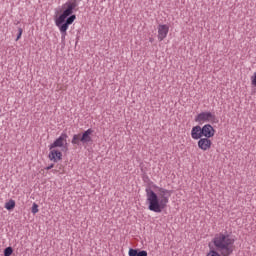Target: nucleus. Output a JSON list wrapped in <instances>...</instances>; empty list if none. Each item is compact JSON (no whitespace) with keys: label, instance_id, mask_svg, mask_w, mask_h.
<instances>
[{"label":"nucleus","instance_id":"obj_1","mask_svg":"<svg viewBox=\"0 0 256 256\" xmlns=\"http://www.w3.org/2000/svg\"><path fill=\"white\" fill-rule=\"evenodd\" d=\"M153 189H155L156 192L151 188H146L148 209L154 213H161L163 209L167 207L169 197L173 194V190H167L157 185H154Z\"/></svg>","mask_w":256,"mask_h":256},{"label":"nucleus","instance_id":"obj_2","mask_svg":"<svg viewBox=\"0 0 256 256\" xmlns=\"http://www.w3.org/2000/svg\"><path fill=\"white\" fill-rule=\"evenodd\" d=\"M212 243L222 256H229L233 254L235 249V239L231 238L229 233L220 232L214 236Z\"/></svg>","mask_w":256,"mask_h":256},{"label":"nucleus","instance_id":"obj_3","mask_svg":"<svg viewBox=\"0 0 256 256\" xmlns=\"http://www.w3.org/2000/svg\"><path fill=\"white\" fill-rule=\"evenodd\" d=\"M79 3H81V0H68L64 5H63V12L62 14L59 15L58 18H56L55 22L58 23H65L69 17H72L73 11H79Z\"/></svg>","mask_w":256,"mask_h":256},{"label":"nucleus","instance_id":"obj_4","mask_svg":"<svg viewBox=\"0 0 256 256\" xmlns=\"http://www.w3.org/2000/svg\"><path fill=\"white\" fill-rule=\"evenodd\" d=\"M191 137L196 141L201 139V137L211 139V137H215V128L211 124H205L203 127L199 125L194 126L191 130Z\"/></svg>","mask_w":256,"mask_h":256},{"label":"nucleus","instance_id":"obj_5","mask_svg":"<svg viewBox=\"0 0 256 256\" xmlns=\"http://www.w3.org/2000/svg\"><path fill=\"white\" fill-rule=\"evenodd\" d=\"M93 133L94 130L89 128L82 134H74L71 141L72 145H77V147H80V145H93V137H91Z\"/></svg>","mask_w":256,"mask_h":256},{"label":"nucleus","instance_id":"obj_6","mask_svg":"<svg viewBox=\"0 0 256 256\" xmlns=\"http://www.w3.org/2000/svg\"><path fill=\"white\" fill-rule=\"evenodd\" d=\"M76 19H77V16L72 15L66 19L65 23L64 22H55L56 26L60 29L62 43L65 42V37L67 36V29H69V25H73V23Z\"/></svg>","mask_w":256,"mask_h":256},{"label":"nucleus","instance_id":"obj_7","mask_svg":"<svg viewBox=\"0 0 256 256\" xmlns=\"http://www.w3.org/2000/svg\"><path fill=\"white\" fill-rule=\"evenodd\" d=\"M196 123L203 125V123H217V116L211 112H201L195 117Z\"/></svg>","mask_w":256,"mask_h":256},{"label":"nucleus","instance_id":"obj_8","mask_svg":"<svg viewBox=\"0 0 256 256\" xmlns=\"http://www.w3.org/2000/svg\"><path fill=\"white\" fill-rule=\"evenodd\" d=\"M69 136L67 133L63 132L52 144H50L49 149H56V147H62V151H67V139Z\"/></svg>","mask_w":256,"mask_h":256},{"label":"nucleus","instance_id":"obj_9","mask_svg":"<svg viewBox=\"0 0 256 256\" xmlns=\"http://www.w3.org/2000/svg\"><path fill=\"white\" fill-rule=\"evenodd\" d=\"M212 145H213V142H211V139L206 138V137L199 138L198 147L202 151H209V149H211Z\"/></svg>","mask_w":256,"mask_h":256},{"label":"nucleus","instance_id":"obj_10","mask_svg":"<svg viewBox=\"0 0 256 256\" xmlns=\"http://www.w3.org/2000/svg\"><path fill=\"white\" fill-rule=\"evenodd\" d=\"M48 158L54 163H59L63 159V153L57 149H51Z\"/></svg>","mask_w":256,"mask_h":256},{"label":"nucleus","instance_id":"obj_11","mask_svg":"<svg viewBox=\"0 0 256 256\" xmlns=\"http://www.w3.org/2000/svg\"><path fill=\"white\" fill-rule=\"evenodd\" d=\"M169 33V26L167 24H160L158 26V41H163Z\"/></svg>","mask_w":256,"mask_h":256},{"label":"nucleus","instance_id":"obj_12","mask_svg":"<svg viewBox=\"0 0 256 256\" xmlns=\"http://www.w3.org/2000/svg\"><path fill=\"white\" fill-rule=\"evenodd\" d=\"M129 256H147V251L141 249L130 248L128 251Z\"/></svg>","mask_w":256,"mask_h":256},{"label":"nucleus","instance_id":"obj_13","mask_svg":"<svg viewBox=\"0 0 256 256\" xmlns=\"http://www.w3.org/2000/svg\"><path fill=\"white\" fill-rule=\"evenodd\" d=\"M5 209H7V211H13V209H15V200L11 199L8 202H6Z\"/></svg>","mask_w":256,"mask_h":256},{"label":"nucleus","instance_id":"obj_14","mask_svg":"<svg viewBox=\"0 0 256 256\" xmlns=\"http://www.w3.org/2000/svg\"><path fill=\"white\" fill-rule=\"evenodd\" d=\"M209 247L210 251L207 256H221V254H219V251L215 250V248H211V244H209Z\"/></svg>","mask_w":256,"mask_h":256},{"label":"nucleus","instance_id":"obj_15","mask_svg":"<svg viewBox=\"0 0 256 256\" xmlns=\"http://www.w3.org/2000/svg\"><path fill=\"white\" fill-rule=\"evenodd\" d=\"M13 255V247L8 246L4 249V256H12Z\"/></svg>","mask_w":256,"mask_h":256},{"label":"nucleus","instance_id":"obj_16","mask_svg":"<svg viewBox=\"0 0 256 256\" xmlns=\"http://www.w3.org/2000/svg\"><path fill=\"white\" fill-rule=\"evenodd\" d=\"M31 213H33V215L39 213V205H37V203H33Z\"/></svg>","mask_w":256,"mask_h":256},{"label":"nucleus","instance_id":"obj_17","mask_svg":"<svg viewBox=\"0 0 256 256\" xmlns=\"http://www.w3.org/2000/svg\"><path fill=\"white\" fill-rule=\"evenodd\" d=\"M21 35H23V28H18V34L16 37V41H19L21 39Z\"/></svg>","mask_w":256,"mask_h":256},{"label":"nucleus","instance_id":"obj_18","mask_svg":"<svg viewBox=\"0 0 256 256\" xmlns=\"http://www.w3.org/2000/svg\"><path fill=\"white\" fill-rule=\"evenodd\" d=\"M55 167V164H50L48 167H46V171H50V169H53Z\"/></svg>","mask_w":256,"mask_h":256}]
</instances>
